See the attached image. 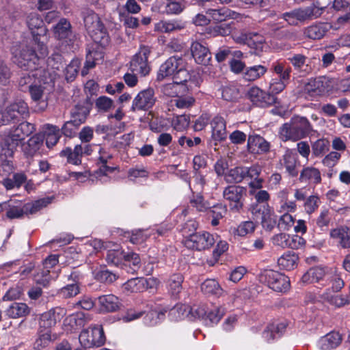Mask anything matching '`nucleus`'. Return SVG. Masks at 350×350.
Masks as SVG:
<instances>
[{
  "instance_id": "1",
  "label": "nucleus",
  "mask_w": 350,
  "mask_h": 350,
  "mask_svg": "<svg viewBox=\"0 0 350 350\" xmlns=\"http://www.w3.org/2000/svg\"><path fill=\"white\" fill-rule=\"evenodd\" d=\"M83 21L85 27L93 40L96 44V46L92 47L86 55V61L81 75H86L88 70L98 64L103 58V52L98 46H105L108 42V36L106 35L104 26L101 23L98 16L92 10H86L83 12Z\"/></svg>"
},
{
  "instance_id": "2",
  "label": "nucleus",
  "mask_w": 350,
  "mask_h": 350,
  "mask_svg": "<svg viewBox=\"0 0 350 350\" xmlns=\"http://www.w3.org/2000/svg\"><path fill=\"white\" fill-rule=\"evenodd\" d=\"M33 45H22L18 49H12L14 62L27 71L38 69L40 60L48 55L43 41L33 42Z\"/></svg>"
},
{
  "instance_id": "3",
  "label": "nucleus",
  "mask_w": 350,
  "mask_h": 350,
  "mask_svg": "<svg viewBox=\"0 0 350 350\" xmlns=\"http://www.w3.org/2000/svg\"><path fill=\"white\" fill-rule=\"evenodd\" d=\"M312 130V126L306 118L295 116L280 127V135L283 141H297L307 137Z\"/></svg>"
},
{
  "instance_id": "4",
  "label": "nucleus",
  "mask_w": 350,
  "mask_h": 350,
  "mask_svg": "<svg viewBox=\"0 0 350 350\" xmlns=\"http://www.w3.org/2000/svg\"><path fill=\"white\" fill-rule=\"evenodd\" d=\"M325 8V7H321L319 3L316 1L307 7L284 12L282 14V18L290 25L296 26L299 22L303 23L320 18Z\"/></svg>"
},
{
  "instance_id": "5",
  "label": "nucleus",
  "mask_w": 350,
  "mask_h": 350,
  "mask_svg": "<svg viewBox=\"0 0 350 350\" xmlns=\"http://www.w3.org/2000/svg\"><path fill=\"white\" fill-rule=\"evenodd\" d=\"M172 75H184L185 77H189V74L185 68L184 59L179 56H172L167 59L161 66L157 73V79L162 80Z\"/></svg>"
},
{
  "instance_id": "6",
  "label": "nucleus",
  "mask_w": 350,
  "mask_h": 350,
  "mask_svg": "<svg viewBox=\"0 0 350 350\" xmlns=\"http://www.w3.org/2000/svg\"><path fill=\"white\" fill-rule=\"evenodd\" d=\"M260 280L277 292H286L290 287L288 277L272 269L265 270L260 275Z\"/></svg>"
},
{
  "instance_id": "7",
  "label": "nucleus",
  "mask_w": 350,
  "mask_h": 350,
  "mask_svg": "<svg viewBox=\"0 0 350 350\" xmlns=\"http://www.w3.org/2000/svg\"><path fill=\"white\" fill-rule=\"evenodd\" d=\"M79 340L84 348L100 347L105 343V337L101 326L90 327L83 329L79 336Z\"/></svg>"
},
{
  "instance_id": "8",
  "label": "nucleus",
  "mask_w": 350,
  "mask_h": 350,
  "mask_svg": "<svg viewBox=\"0 0 350 350\" xmlns=\"http://www.w3.org/2000/svg\"><path fill=\"white\" fill-rule=\"evenodd\" d=\"M245 187L239 185H229L224 188L223 197L228 200L231 211L239 212L243 207L244 196H246Z\"/></svg>"
},
{
  "instance_id": "9",
  "label": "nucleus",
  "mask_w": 350,
  "mask_h": 350,
  "mask_svg": "<svg viewBox=\"0 0 350 350\" xmlns=\"http://www.w3.org/2000/svg\"><path fill=\"white\" fill-rule=\"evenodd\" d=\"M332 88V81L329 78L325 76L310 79L304 86L305 92L310 96L325 95Z\"/></svg>"
},
{
  "instance_id": "10",
  "label": "nucleus",
  "mask_w": 350,
  "mask_h": 350,
  "mask_svg": "<svg viewBox=\"0 0 350 350\" xmlns=\"http://www.w3.org/2000/svg\"><path fill=\"white\" fill-rule=\"evenodd\" d=\"M183 241L186 247L198 251L209 249L215 243L213 235L206 231L197 232Z\"/></svg>"
},
{
  "instance_id": "11",
  "label": "nucleus",
  "mask_w": 350,
  "mask_h": 350,
  "mask_svg": "<svg viewBox=\"0 0 350 350\" xmlns=\"http://www.w3.org/2000/svg\"><path fill=\"white\" fill-rule=\"evenodd\" d=\"M28 111L27 104L23 99L16 98L3 112L2 121L3 124H8L12 120H19Z\"/></svg>"
},
{
  "instance_id": "12",
  "label": "nucleus",
  "mask_w": 350,
  "mask_h": 350,
  "mask_svg": "<svg viewBox=\"0 0 350 350\" xmlns=\"http://www.w3.org/2000/svg\"><path fill=\"white\" fill-rule=\"evenodd\" d=\"M247 95L250 100L257 107H267L276 103L279 104L275 96L263 91L257 86L252 87Z\"/></svg>"
},
{
  "instance_id": "13",
  "label": "nucleus",
  "mask_w": 350,
  "mask_h": 350,
  "mask_svg": "<svg viewBox=\"0 0 350 350\" xmlns=\"http://www.w3.org/2000/svg\"><path fill=\"white\" fill-rule=\"evenodd\" d=\"M150 55V51L146 48H141L139 51L136 53L130 62V71L139 74L142 76H146L149 74L151 67L148 63V57Z\"/></svg>"
},
{
  "instance_id": "14",
  "label": "nucleus",
  "mask_w": 350,
  "mask_h": 350,
  "mask_svg": "<svg viewBox=\"0 0 350 350\" xmlns=\"http://www.w3.org/2000/svg\"><path fill=\"white\" fill-rule=\"evenodd\" d=\"M271 243L282 248L289 247L293 250H297L302 247L306 244V241L298 235L291 237L289 234L280 232L273 236L271 239Z\"/></svg>"
},
{
  "instance_id": "15",
  "label": "nucleus",
  "mask_w": 350,
  "mask_h": 350,
  "mask_svg": "<svg viewBox=\"0 0 350 350\" xmlns=\"http://www.w3.org/2000/svg\"><path fill=\"white\" fill-rule=\"evenodd\" d=\"M27 24L33 36V41H41V38L46 36L47 29L44 25L41 16L37 12H31L27 16Z\"/></svg>"
},
{
  "instance_id": "16",
  "label": "nucleus",
  "mask_w": 350,
  "mask_h": 350,
  "mask_svg": "<svg viewBox=\"0 0 350 350\" xmlns=\"http://www.w3.org/2000/svg\"><path fill=\"white\" fill-rule=\"evenodd\" d=\"M66 314L64 308L56 307L41 314L40 318V327L43 330H50Z\"/></svg>"
},
{
  "instance_id": "17",
  "label": "nucleus",
  "mask_w": 350,
  "mask_h": 350,
  "mask_svg": "<svg viewBox=\"0 0 350 350\" xmlns=\"http://www.w3.org/2000/svg\"><path fill=\"white\" fill-rule=\"evenodd\" d=\"M331 28L332 25L328 23L314 22L303 29V36L311 40H320L325 36Z\"/></svg>"
},
{
  "instance_id": "18",
  "label": "nucleus",
  "mask_w": 350,
  "mask_h": 350,
  "mask_svg": "<svg viewBox=\"0 0 350 350\" xmlns=\"http://www.w3.org/2000/svg\"><path fill=\"white\" fill-rule=\"evenodd\" d=\"M270 147V143L260 135L254 133L248 135L247 148L250 153L265 154L269 152Z\"/></svg>"
},
{
  "instance_id": "19",
  "label": "nucleus",
  "mask_w": 350,
  "mask_h": 350,
  "mask_svg": "<svg viewBox=\"0 0 350 350\" xmlns=\"http://www.w3.org/2000/svg\"><path fill=\"white\" fill-rule=\"evenodd\" d=\"M35 131L34 125L27 122H23L16 127L12 128L5 136L12 142L18 146L26 137L31 135Z\"/></svg>"
},
{
  "instance_id": "20",
  "label": "nucleus",
  "mask_w": 350,
  "mask_h": 350,
  "mask_svg": "<svg viewBox=\"0 0 350 350\" xmlns=\"http://www.w3.org/2000/svg\"><path fill=\"white\" fill-rule=\"evenodd\" d=\"M182 308V306L178 305L172 308L167 306L158 305L155 306L154 314H156V319H154V324L160 323L163 321L165 319L167 312H168L169 317L173 320L180 319L181 315H183V313L180 314Z\"/></svg>"
},
{
  "instance_id": "21",
  "label": "nucleus",
  "mask_w": 350,
  "mask_h": 350,
  "mask_svg": "<svg viewBox=\"0 0 350 350\" xmlns=\"http://www.w3.org/2000/svg\"><path fill=\"white\" fill-rule=\"evenodd\" d=\"M191 52L195 62L201 65L208 66L211 61V53L208 47L198 42H194L191 46Z\"/></svg>"
},
{
  "instance_id": "22",
  "label": "nucleus",
  "mask_w": 350,
  "mask_h": 350,
  "mask_svg": "<svg viewBox=\"0 0 350 350\" xmlns=\"http://www.w3.org/2000/svg\"><path fill=\"white\" fill-rule=\"evenodd\" d=\"M53 33L56 38L69 44L74 38L70 23L66 18H61L53 27Z\"/></svg>"
},
{
  "instance_id": "23",
  "label": "nucleus",
  "mask_w": 350,
  "mask_h": 350,
  "mask_svg": "<svg viewBox=\"0 0 350 350\" xmlns=\"http://www.w3.org/2000/svg\"><path fill=\"white\" fill-rule=\"evenodd\" d=\"M328 272L327 268L316 266L310 268L301 277L303 284H311L314 282H325Z\"/></svg>"
},
{
  "instance_id": "24",
  "label": "nucleus",
  "mask_w": 350,
  "mask_h": 350,
  "mask_svg": "<svg viewBox=\"0 0 350 350\" xmlns=\"http://www.w3.org/2000/svg\"><path fill=\"white\" fill-rule=\"evenodd\" d=\"M98 156L99 169L96 172V178H102L103 176H107L108 174L113 172L116 167L108 165L112 159V154L104 148H100Z\"/></svg>"
},
{
  "instance_id": "25",
  "label": "nucleus",
  "mask_w": 350,
  "mask_h": 350,
  "mask_svg": "<svg viewBox=\"0 0 350 350\" xmlns=\"http://www.w3.org/2000/svg\"><path fill=\"white\" fill-rule=\"evenodd\" d=\"M153 106V90L148 89L140 92L133 101V110H148Z\"/></svg>"
},
{
  "instance_id": "26",
  "label": "nucleus",
  "mask_w": 350,
  "mask_h": 350,
  "mask_svg": "<svg viewBox=\"0 0 350 350\" xmlns=\"http://www.w3.org/2000/svg\"><path fill=\"white\" fill-rule=\"evenodd\" d=\"M44 84L45 83H42V79L39 78L35 83H31L29 85L31 98L40 105L38 109L41 111L44 110L47 106L46 102L42 99L45 89Z\"/></svg>"
},
{
  "instance_id": "27",
  "label": "nucleus",
  "mask_w": 350,
  "mask_h": 350,
  "mask_svg": "<svg viewBox=\"0 0 350 350\" xmlns=\"http://www.w3.org/2000/svg\"><path fill=\"white\" fill-rule=\"evenodd\" d=\"M299 180L301 183L317 185L321 183V174L319 169L312 166L304 167L300 172Z\"/></svg>"
},
{
  "instance_id": "28",
  "label": "nucleus",
  "mask_w": 350,
  "mask_h": 350,
  "mask_svg": "<svg viewBox=\"0 0 350 350\" xmlns=\"http://www.w3.org/2000/svg\"><path fill=\"white\" fill-rule=\"evenodd\" d=\"M342 340V338L339 332H331L319 339L318 346L321 350H332L338 347Z\"/></svg>"
},
{
  "instance_id": "29",
  "label": "nucleus",
  "mask_w": 350,
  "mask_h": 350,
  "mask_svg": "<svg viewBox=\"0 0 350 350\" xmlns=\"http://www.w3.org/2000/svg\"><path fill=\"white\" fill-rule=\"evenodd\" d=\"M212 138L217 142L224 141L227 138L226 123L221 116H215L211 122Z\"/></svg>"
},
{
  "instance_id": "30",
  "label": "nucleus",
  "mask_w": 350,
  "mask_h": 350,
  "mask_svg": "<svg viewBox=\"0 0 350 350\" xmlns=\"http://www.w3.org/2000/svg\"><path fill=\"white\" fill-rule=\"evenodd\" d=\"M88 321L85 314L81 312H76L66 317L63 322L65 330L72 332L78 327L83 326Z\"/></svg>"
},
{
  "instance_id": "31",
  "label": "nucleus",
  "mask_w": 350,
  "mask_h": 350,
  "mask_svg": "<svg viewBox=\"0 0 350 350\" xmlns=\"http://www.w3.org/2000/svg\"><path fill=\"white\" fill-rule=\"evenodd\" d=\"M282 160L288 175L291 177H297L299 172L297 169V156L295 150L286 148L282 156Z\"/></svg>"
},
{
  "instance_id": "32",
  "label": "nucleus",
  "mask_w": 350,
  "mask_h": 350,
  "mask_svg": "<svg viewBox=\"0 0 350 350\" xmlns=\"http://www.w3.org/2000/svg\"><path fill=\"white\" fill-rule=\"evenodd\" d=\"M329 235L341 247L350 248V229L348 227L343 226L332 229Z\"/></svg>"
},
{
  "instance_id": "33",
  "label": "nucleus",
  "mask_w": 350,
  "mask_h": 350,
  "mask_svg": "<svg viewBox=\"0 0 350 350\" xmlns=\"http://www.w3.org/2000/svg\"><path fill=\"white\" fill-rule=\"evenodd\" d=\"M189 188L192 192V195L189 198V204L191 207L194 208L197 212L206 213L210 208V202L206 200L202 194V192H194L191 187L190 179L187 180Z\"/></svg>"
},
{
  "instance_id": "34",
  "label": "nucleus",
  "mask_w": 350,
  "mask_h": 350,
  "mask_svg": "<svg viewBox=\"0 0 350 350\" xmlns=\"http://www.w3.org/2000/svg\"><path fill=\"white\" fill-rule=\"evenodd\" d=\"M185 8L184 0H165L163 4L157 5L159 12L167 14H179Z\"/></svg>"
},
{
  "instance_id": "35",
  "label": "nucleus",
  "mask_w": 350,
  "mask_h": 350,
  "mask_svg": "<svg viewBox=\"0 0 350 350\" xmlns=\"http://www.w3.org/2000/svg\"><path fill=\"white\" fill-rule=\"evenodd\" d=\"M100 310L103 312H111L117 310L120 307L119 299L112 295H105L98 298Z\"/></svg>"
},
{
  "instance_id": "36",
  "label": "nucleus",
  "mask_w": 350,
  "mask_h": 350,
  "mask_svg": "<svg viewBox=\"0 0 350 350\" xmlns=\"http://www.w3.org/2000/svg\"><path fill=\"white\" fill-rule=\"evenodd\" d=\"M149 285V281L145 278H132L125 282L122 287V292L126 295H130L143 291Z\"/></svg>"
},
{
  "instance_id": "37",
  "label": "nucleus",
  "mask_w": 350,
  "mask_h": 350,
  "mask_svg": "<svg viewBox=\"0 0 350 350\" xmlns=\"http://www.w3.org/2000/svg\"><path fill=\"white\" fill-rule=\"evenodd\" d=\"M42 142L43 138L41 135H34L26 143L22 144V151L26 157H33L39 150Z\"/></svg>"
},
{
  "instance_id": "38",
  "label": "nucleus",
  "mask_w": 350,
  "mask_h": 350,
  "mask_svg": "<svg viewBox=\"0 0 350 350\" xmlns=\"http://www.w3.org/2000/svg\"><path fill=\"white\" fill-rule=\"evenodd\" d=\"M267 68L263 65H254L245 68L242 75L243 79L249 82H254L265 75Z\"/></svg>"
},
{
  "instance_id": "39",
  "label": "nucleus",
  "mask_w": 350,
  "mask_h": 350,
  "mask_svg": "<svg viewBox=\"0 0 350 350\" xmlns=\"http://www.w3.org/2000/svg\"><path fill=\"white\" fill-rule=\"evenodd\" d=\"M287 61L291 64L295 70L297 72H308L310 68L306 64L308 57L302 53H291L287 57Z\"/></svg>"
},
{
  "instance_id": "40",
  "label": "nucleus",
  "mask_w": 350,
  "mask_h": 350,
  "mask_svg": "<svg viewBox=\"0 0 350 350\" xmlns=\"http://www.w3.org/2000/svg\"><path fill=\"white\" fill-rule=\"evenodd\" d=\"M140 258L133 252H124L122 269L128 273H134L139 268Z\"/></svg>"
},
{
  "instance_id": "41",
  "label": "nucleus",
  "mask_w": 350,
  "mask_h": 350,
  "mask_svg": "<svg viewBox=\"0 0 350 350\" xmlns=\"http://www.w3.org/2000/svg\"><path fill=\"white\" fill-rule=\"evenodd\" d=\"M140 258L133 252H124L122 269L128 273H134L139 268Z\"/></svg>"
},
{
  "instance_id": "42",
  "label": "nucleus",
  "mask_w": 350,
  "mask_h": 350,
  "mask_svg": "<svg viewBox=\"0 0 350 350\" xmlns=\"http://www.w3.org/2000/svg\"><path fill=\"white\" fill-rule=\"evenodd\" d=\"M30 309L25 303L14 302L5 310L6 315L12 319L21 318L27 316Z\"/></svg>"
},
{
  "instance_id": "43",
  "label": "nucleus",
  "mask_w": 350,
  "mask_h": 350,
  "mask_svg": "<svg viewBox=\"0 0 350 350\" xmlns=\"http://www.w3.org/2000/svg\"><path fill=\"white\" fill-rule=\"evenodd\" d=\"M227 212V207L221 203L216 204L213 206L210 204V208L206 211L208 217H211V225L216 226L219 224V220L222 219Z\"/></svg>"
},
{
  "instance_id": "44",
  "label": "nucleus",
  "mask_w": 350,
  "mask_h": 350,
  "mask_svg": "<svg viewBox=\"0 0 350 350\" xmlns=\"http://www.w3.org/2000/svg\"><path fill=\"white\" fill-rule=\"evenodd\" d=\"M184 27V23L178 20L161 21L154 24V31L163 33H170L180 30Z\"/></svg>"
},
{
  "instance_id": "45",
  "label": "nucleus",
  "mask_w": 350,
  "mask_h": 350,
  "mask_svg": "<svg viewBox=\"0 0 350 350\" xmlns=\"http://www.w3.org/2000/svg\"><path fill=\"white\" fill-rule=\"evenodd\" d=\"M5 205L6 216L10 219L21 218L24 215V204L18 200H10Z\"/></svg>"
},
{
  "instance_id": "46",
  "label": "nucleus",
  "mask_w": 350,
  "mask_h": 350,
  "mask_svg": "<svg viewBox=\"0 0 350 350\" xmlns=\"http://www.w3.org/2000/svg\"><path fill=\"white\" fill-rule=\"evenodd\" d=\"M179 76H174V81L172 83H167L163 86V93L170 97H177L180 92V88L184 85V83L187 81L189 77H185L184 79L178 80Z\"/></svg>"
},
{
  "instance_id": "47",
  "label": "nucleus",
  "mask_w": 350,
  "mask_h": 350,
  "mask_svg": "<svg viewBox=\"0 0 350 350\" xmlns=\"http://www.w3.org/2000/svg\"><path fill=\"white\" fill-rule=\"evenodd\" d=\"M42 72V70L36 69L35 70H29V72L23 73L18 81L21 90L25 91L27 88L29 89V85H31V83H35L41 77Z\"/></svg>"
},
{
  "instance_id": "48",
  "label": "nucleus",
  "mask_w": 350,
  "mask_h": 350,
  "mask_svg": "<svg viewBox=\"0 0 350 350\" xmlns=\"http://www.w3.org/2000/svg\"><path fill=\"white\" fill-rule=\"evenodd\" d=\"M184 277L180 273H175L170 276L167 282L168 290L172 296L175 298L178 297L183 289Z\"/></svg>"
},
{
  "instance_id": "49",
  "label": "nucleus",
  "mask_w": 350,
  "mask_h": 350,
  "mask_svg": "<svg viewBox=\"0 0 350 350\" xmlns=\"http://www.w3.org/2000/svg\"><path fill=\"white\" fill-rule=\"evenodd\" d=\"M44 129L46 146L51 148L59 141L60 137L59 129L57 126L47 124L44 125Z\"/></svg>"
},
{
  "instance_id": "50",
  "label": "nucleus",
  "mask_w": 350,
  "mask_h": 350,
  "mask_svg": "<svg viewBox=\"0 0 350 350\" xmlns=\"http://www.w3.org/2000/svg\"><path fill=\"white\" fill-rule=\"evenodd\" d=\"M322 297L325 299L329 304L336 308H342L350 304V298L347 295H329L328 293H324L322 295Z\"/></svg>"
},
{
  "instance_id": "51",
  "label": "nucleus",
  "mask_w": 350,
  "mask_h": 350,
  "mask_svg": "<svg viewBox=\"0 0 350 350\" xmlns=\"http://www.w3.org/2000/svg\"><path fill=\"white\" fill-rule=\"evenodd\" d=\"M150 171L143 165H136L128 171V177L135 182H142L149 177Z\"/></svg>"
},
{
  "instance_id": "52",
  "label": "nucleus",
  "mask_w": 350,
  "mask_h": 350,
  "mask_svg": "<svg viewBox=\"0 0 350 350\" xmlns=\"http://www.w3.org/2000/svg\"><path fill=\"white\" fill-rule=\"evenodd\" d=\"M297 260V255L293 252H288L278 258V264L282 269L291 270L295 267Z\"/></svg>"
},
{
  "instance_id": "53",
  "label": "nucleus",
  "mask_w": 350,
  "mask_h": 350,
  "mask_svg": "<svg viewBox=\"0 0 350 350\" xmlns=\"http://www.w3.org/2000/svg\"><path fill=\"white\" fill-rule=\"evenodd\" d=\"M201 291L206 295H220L222 289L214 279H206L201 284Z\"/></svg>"
},
{
  "instance_id": "54",
  "label": "nucleus",
  "mask_w": 350,
  "mask_h": 350,
  "mask_svg": "<svg viewBox=\"0 0 350 350\" xmlns=\"http://www.w3.org/2000/svg\"><path fill=\"white\" fill-rule=\"evenodd\" d=\"M323 286L331 284V289L334 293L340 292L345 286V282L340 275L338 273L327 274L325 282L321 283Z\"/></svg>"
},
{
  "instance_id": "55",
  "label": "nucleus",
  "mask_w": 350,
  "mask_h": 350,
  "mask_svg": "<svg viewBox=\"0 0 350 350\" xmlns=\"http://www.w3.org/2000/svg\"><path fill=\"white\" fill-rule=\"evenodd\" d=\"M245 178V167L239 166L230 169L225 176L228 183H239Z\"/></svg>"
},
{
  "instance_id": "56",
  "label": "nucleus",
  "mask_w": 350,
  "mask_h": 350,
  "mask_svg": "<svg viewBox=\"0 0 350 350\" xmlns=\"http://www.w3.org/2000/svg\"><path fill=\"white\" fill-rule=\"evenodd\" d=\"M205 9H206V14H208L210 18L215 22L224 21L228 16H230V11L225 7L215 8H205Z\"/></svg>"
},
{
  "instance_id": "57",
  "label": "nucleus",
  "mask_w": 350,
  "mask_h": 350,
  "mask_svg": "<svg viewBox=\"0 0 350 350\" xmlns=\"http://www.w3.org/2000/svg\"><path fill=\"white\" fill-rule=\"evenodd\" d=\"M51 202V200L47 198H42L38 200L24 204V215L29 214H34L39 211L43 207H45Z\"/></svg>"
},
{
  "instance_id": "58",
  "label": "nucleus",
  "mask_w": 350,
  "mask_h": 350,
  "mask_svg": "<svg viewBox=\"0 0 350 350\" xmlns=\"http://www.w3.org/2000/svg\"><path fill=\"white\" fill-rule=\"evenodd\" d=\"M90 113L88 106L84 105H77L72 112V120L77 124H81L85 122L87 116Z\"/></svg>"
},
{
  "instance_id": "59",
  "label": "nucleus",
  "mask_w": 350,
  "mask_h": 350,
  "mask_svg": "<svg viewBox=\"0 0 350 350\" xmlns=\"http://www.w3.org/2000/svg\"><path fill=\"white\" fill-rule=\"evenodd\" d=\"M259 222L265 230L271 232L277 224V215L270 208L268 212L265 213L262 219L259 220Z\"/></svg>"
},
{
  "instance_id": "60",
  "label": "nucleus",
  "mask_w": 350,
  "mask_h": 350,
  "mask_svg": "<svg viewBox=\"0 0 350 350\" xmlns=\"http://www.w3.org/2000/svg\"><path fill=\"white\" fill-rule=\"evenodd\" d=\"M124 252L120 249L110 250L107 252L106 260L109 264L120 266L122 269Z\"/></svg>"
},
{
  "instance_id": "61",
  "label": "nucleus",
  "mask_w": 350,
  "mask_h": 350,
  "mask_svg": "<svg viewBox=\"0 0 350 350\" xmlns=\"http://www.w3.org/2000/svg\"><path fill=\"white\" fill-rule=\"evenodd\" d=\"M198 226V222L193 219H189L184 223L180 228L184 240L191 239V236L197 232Z\"/></svg>"
},
{
  "instance_id": "62",
  "label": "nucleus",
  "mask_w": 350,
  "mask_h": 350,
  "mask_svg": "<svg viewBox=\"0 0 350 350\" xmlns=\"http://www.w3.org/2000/svg\"><path fill=\"white\" fill-rule=\"evenodd\" d=\"M81 66V61L73 59L65 68V77L67 81H73L77 77Z\"/></svg>"
},
{
  "instance_id": "63",
  "label": "nucleus",
  "mask_w": 350,
  "mask_h": 350,
  "mask_svg": "<svg viewBox=\"0 0 350 350\" xmlns=\"http://www.w3.org/2000/svg\"><path fill=\"white\" fill-rule=\"evenodd\" d=\"M93 274L94 278L100 282L111 283L116 280V275L105 269L95 270Z\"/></svg>"
},
{
  "instance_id": "64",
  "label": "nucleus",
  "mask_w": 350,
  "mask_h": 350,
  "mask_svg": "<svg viewBox=\"0 0 350 350\" xmlns=\"http://www.w3.org/2000/svg\"><path fill=\"white\" fill-rule=\"evenodd\" d=\"M331 219L332 215L330 211L327 208H324L321 211L319 215L317 218L316 224L321 230H327Z\"/></svg>"
}]
</instances>
